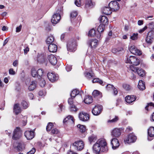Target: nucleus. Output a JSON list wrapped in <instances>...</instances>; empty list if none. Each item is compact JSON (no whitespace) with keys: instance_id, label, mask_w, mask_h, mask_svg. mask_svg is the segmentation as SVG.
<instances>
[{"instance_id":"64","label":"nucleus","mask_w":154,"mask_h":154,"mask_svg":"<svg viewBox=\"0 0 154 154\" xmlns=\"http://www.w3.org/2000/svg\"><path fill=\"white\" fill-rule=\"evenodd\" d=\"M132 128L131 127L128 126L127 128L126 131L127 132H129L130 131H131L132 130Z\"/></svg>"},{"instance_id":"18","label":"nucleus","mask_w":154,"mask_h":154,"mask_svg":"<svg viewBox=\"0 0 154 154\" xmlns=\"http://www.w3.org/2000/svg\"><path fill=\"white\" fill-rule=\"evenodd\" d=\"M121 133V130L120 128H116L112 131L111 135L113 137H118L120 136Z\"/></svg>"},{"instance_id":"49","label":"nucleus","mask_w":154,"mask_h":154,"mask_svg":"<svg viewBox=\"0 0 154 154\" xmlns=\"http://www.w3.org/2000/svg\"><path fill=\"white\" fill-rule=\"evenodd\" d=\"M119 120V117L118 116H116L114 118L108 121V123H114L116 122Z\"/></svg>"},{"instance_id":"7","label":"nucleus","mask_w":154,"mask_h":154,"mask_svg":"<svg viewBox=\"0 0 154 154\" xmlns=\"http://www.w3.org/2000/svg\"><path fill=\"white\" fill-rule=\"evenodd\" d=\"M98 144L102 148V151L105 152L108 150L107 143L105 139H100L97 141Z\"/></svg>"},{"instance_id":"6","label":"nucleus","mask_w":154,"mask_h":154,"mask_svg":"<svg viewBox=\"0 0 154 154\" xmlns=\"http://www.w3.org/2000/svg\"><path fill=\"white\" fill-rule=\"evenodd\" d=\"M76 42L75 40L69 41L67 45L68 51L74 52L76 50Z\"/></svg>"},{"instance_id":"5","label":"nucleus","mask_w":154,"mask_h":154,"mask_svg":"<svg viewBox=\"0 0 154 154\" xmlns=\"http://www.w3.org/2000/svg\"><path fill=\"white\" fill-rule=\"evenodd\" d=\"M22 135V132L20 128L17 127L14 131L12 138L14 140L19 139L21 137Z\"/></svg>"},{"instance_id":"15","label":"nucleus","mask_w":154,"mask_h":154,"mask_svg":"<svg viewBox=\"0 0 154 154\" xmlns=\"http://www.w3.org/2000/svg\"><path fill=\"white\" fill-rule=\"evenodd\" d=\"M47 76L49 80L52 82L56 81L58 79V76L53 72L48 73Z\"/></svg>"},{"instance_id":"10","label":"nucleus","mask_w":154,"mask_h":154,"mask_svg":"<svg viewBox=\"0 0 154 154\" xmlns=\"http://www.w3.org/2000/svg\"><path fill=\"white\" fill-rule=\"evenodd\" d=\"M109 6L114 11H116L118 10L119 8V4L116 1H111L109 3Z\"/></svg>"},{"instance_id":"52","label":"nucleus","mask_w":154,"mask_h":154,"mask_svg":"<svg viewBox=\"0 0 154 154\" xmlns=\"http://www.w3.org/2000/svg\"><path fill=\"white\" fill-rule=\"evenodd\" d=\"M92 82L93 83L98 82L100 84L103 83L102 81L99 79H94L92 80Z\"/></svg>"},{"instance_id":"30","label":"nucleus","mask_w":154,"mask_h":154,"mask_svg":"<svg viewBox=\"0 0 154 154\" xmlns=\"http://www.w3.org/2000/svg\"><path fill=\"white\" fill-rule=\"evenodd\" d=\"M92 97L89 96H86L84 100L85 103L87 104H89L92 101Z\"/></svg>"},{"instance_id":"1","label":"nucleus","mask_w":154,"mask_h":154,"mask_svg":"<svg viewBox=\"0 0 154 154\" xmlns=\"http://www.w3.org/2000/svg\"><path fill=\"white\" fill-rule=\"evenodd\" d=\"M79 94V91L77 89H74L72 91L70 95L71 97V98H69L68 100V103L70 105L69 109L70 111L72 112H76L78 109L76 107L73 103L74 102L72 100L73 98H74L76 95Z\"/></svg>"},{"instance_id":"24","label":"nucleus","mask_w":154,"mask_h":154,"mask_svg":"<svg viewBox=\"0 0 154 154\" xmlns=\"http://www.w3.org/2000/svg\"><path fill=\"white\" fill-rule=\"evenodd\" d=\"M93 150L96 153H98L101 150L102 148L100 145L98 144L97 142L93 146Z\"/></svg>"},{"instance_id":"59","label":"nucleus","mask_w":154,"mask_h":154,"mask_svg":"<svg viewBox=\"0 0 154 154\" xmlns=\"http://www.w3.org/2000/svg\"><path fill=\"white\" fill-rule=\"evenodd\" d=\"M75 3L78 7H80L81 5L80 0H75Z\"/></svg>"},{"instance_id":"17","label":"nucleus","mask_w":154,"mask_h":154,"mask_svg":"<svg viewBox=\"0 0 154 154\" xmlns=\"http://www.w3.org/2000/svg\"><path fill=\"white\" fill-rule=\"evenodd\" d=\"M24 135L28 140L32 139L35 136L33 131H27L24 133Z\"/></svg>"},{"instance_id":"60","label":"nucleus","mask_w":154,"mask_h":154,"mask_svg":"<svg viewBox=\"0 0 154 154\" xmlns=\"http://www.w3.org/2000/svg\"><path fill=\"white\" fill-rule=\"evenodd\" d=\"M66 68L67 71L68 72H69L71 71V69H72V66L71 65L66 66Z\"/></svg>"},{"instance_id":"39","label":"nucleus","mask_w":154,"mask_h":154,"mask_svg":"<svg viewBox=\"0 0 154 154\" xmlns=\"http://www.w3.org/2000/svg\"><path fill=\"white\" fill-rule=\"evenodd\" d=\"M78 13L76 11H74L72 12L70 15L71 20H73L77 16Z\"/></svg>"},{"instance_id":"32","label":"nucleus","mask_w":154,"mask_h":154,"mask_svg":"<svg viewBox=\"0 0 154 154\" xmlns=\"http://www.w3.org/2000/svg\"><path fill=\"white\" fill-rule=\"evenodd\" d=\"M138 88L139 89L142 90L145 89L144 83L142 80H140L139 81L138 85Z\"/></svg>"},{"instance_id":"13","label":"nucleus","mask_w":154,"mask_h":154,"mask_svg":"<svg viewBox=\"0 0 154 154\" xmlns=\"http://www.w3.org/2000/svg\"><path fill=\"white\" fill-rule=\"evenodd\" d=\"M130 51L131 53L135 55H140L142 54L141 51L135 46H131L130 48Z\"/></svg>"},{"instance_id":"11","label":"nucleus","mask_w":154,"mask_h":154,"mask_svg":"<svg viewBox=\"0 0 154 154\" xmlns=\"http://www.w3.org/2000/svg\"><path fill=\"white\" fill-rule=\"evenodd\" d=\"M154 137V127H150L148 130L147 139L149 141H151Z\"/></svg>"},{"instance_id":"63","label":"nucleus","mask_w":154,"mask_h":154,"mask_svg":"<svg viewBox=\"0 0 154 154\" xmlns=\"http://www.w3.org/2000/svg\"><path fill=\"white\" fill-rule=\"evenodd\" d=\"M28 96L29 97L30 99L32 100L33 99L34 95L32 93H30L29 94Z\"/></svg>"},{"instance_id":"26","label":"nucleus","mask_w":154,"mask_h":154,"mask_svg":"<svg viewBox=\"0 0 154 154\" xmlns=\"http://www.w3.org/2000/svg\"><path fill=\"white\" fill-rule=\"evenodd\" d=\"M48 49L50 52H55L57 50V46L55 44H51L49 45Z\"/></svg>"},{"instance_id":"38","label":"nucleus","mask_w":154,"mask_h":154,"mask_svg":"<svg viewBox=\"0 0 154 154\" xmlns=\"http://www.w3.org/2000/svg\"><path fill=\"white\" fill-rule=\"evenodd\" d=\"M84 75L85 77L88 79H90L92 78L94 76V75L93 73H88V72H85L84 73Z\"/></svg>"},{"instance_id":"58","label":"nucleus","mask_w":154,"mask_h":154,"mask_svg":"<svg viewBox=\"0 0 154 154\" xmlns=\"http://www.w3.org/2000/svg\"><path fill=\"white\" fill-rule=\"evenodd\" d=\"M22 27V25L21 24L19 26L17 27L16 28V32H20L21 29Z\"/></svg>"},{"instance_id":"20","label":"nucleus","mask_w":154,"mask_h":154,"mask_svg":"<svg viewBox=\"0 0 154 154\" xmlns=\"http://www.w3.org/2000/svg\"><path fill=\"white\" fill-rule=\"evenodd\" d=\"M106 89L108 91H112L114 95H116L118 93L117 89L112 85H107L106 86Z\"/></svg>"},{"instance_id":"44","label":"nucleus","mask_w":154,"mask_h":154,"mask_svg":"<svg viewBox=\"0 0 154 154\" xmlns=\"http://www.w3.org/2000/svg\"><path fill=\"white\" fill-rule=\"evenodd\" d=\"M129 71H132V72H137L138 71V69H139L138 68L133 65H130L129 66Z\"/></svg>"},{"instance_id":"56","label":"nucleus","mask_w":154,"mask_h":154,"mask_svg":"<svg viewBox=\"0 0 154 154\" xmlns=\"http://www.w3.org/2000/svg\"><path fill=\"white\" fill-rule=\"evenodd\" d=\"M35 151V149L34 148H33L32 150L27 153V154H34Z\"/></svg>"},{"instance_id":"28","label":"nucleus","mask_w":154,"mask_h":154,"mask_svg":"<svg viewBox=\"0 0 154 154\" xmlns=\"http://www.w3.org/2000/svg\"><path fill=\"white\" fill-rule=\"evenodd\" d=\"M112 10L109 7H105L102 10L103 13L107 15L110 14L112 13Z\"/></svg>"},{"instance_id":"43","label":"nucleus","mask_w":154,"mask_h":154,"mask_svg":"<svg viewBox=\"0 0 154 154\" xmlns=\"http://www.w3.org/2000/svg\"><path fill=\"white\" fill-rule=\"evenodd\" d=\"M88 35L91 37H94L96 35L95 31L94 29H92L89 32Z\"/></svg>"},{"instance_id":"27","label":"nucleus","mask_w":154,"mask_h":154,"mask_svg":"<svg viewBox=\"0 0 154 154\" xmlns=\"http://www.w3.org/2000/svg\"><path fill=\"white\" fill-rule=\"evenodd\" d=\"M105 26L102 24H100L97 28V31L99 33V34L97 36V38H100L101 35L100 33L102 32L104 29Z\"/></svg>"},{"instance_id":"19","label":"nucleus","mask_w":154,"mask_h":154,"mask_svg":"<svg viewBox=\"0 0 154 154\" xmlns=\"http://www.w3.org/2000/svg\"><path fill=\"white\" fill-rule=\"evenodd\" d=\"M48 59L50 63L53 65H55L57 62L56 57L53 55L50 54L48 56Z\"/></svg>"},{"instance_id":"55","label":"nucleus","mask_w":154,"mask_h":154,"mask_svg":"<svg viewBox=\"0 0 154 154\" xmlns=\"http://www.w3.org/2000/svg\"><path fill=\"white\" fill-rule=\"evenodd\" d=\"M9 73L10 74L13 75H14L16 74L15 71H14L12 68H11L9 69Z\"/></svg>"},{"instance_id":"3","label":"nucleus","mask_w":154,"mask_h":154,"mask_svg":"<svg viewBox=\"0 0 154 154\" xmlns=\"http://www.w3.org/2000/svg\"><path fill=\"white\" fill-rule=\"evenodd\" d=\"M62 13V8H60L59 10L57 11L56 13L53 15L51 19V22L53 24H56L60 21V15Z\"/></svg>"},{"instance_id":"8","label":"nucleus","mask_w":154,"mask_h":154,"mask_svg":"<svg viewBox=\"0 0 154 154\" xmlns=\"http://www.w3.org/2000/svg\"><path fill=\"white\" fill-rule=\"evenodd\" d=\"M137 139L136 137L133 133L129 134L128 137L125 138L124 142L126 143H129L134 142Z\"/></svg>"},{"instance_id":"54","label":"nucleus","mask_w":154,"mask_h":154,"mask_svg":"<svg viewBox=\"0 0 154 154\" xmlns=\"http://www.w3.org/2000/svg\"><path fill=\"white\" fill-rule=\"evenodd\" d=\"M38 94L40 96L44 97L46 95V92L44 91H40L39 92Z\"/></svg>"},{"instance_id":"51","label":"nucleus","mask_w":154,"mask_h":154,"mask_svg":"<svg viewBox=\"0 0 154 154\" xmlns=\"http://www.w3.org/2000/svg\"><path fill=\"white\" fill-rule=\"evenodd\" d=\"M123 88L126 90L129 91L131 89V88L130 86L128 84H124L123 85Z\"/></svg>"},{"instance_id":"23","label":"nucleus","mask_w":154,"mask_h":154,"mask_svg":"<svg viewBox=\"0 0 154 154\" xmlns=\"http://www.w3.org/2000/svg\"><path fill=\"white\" fill-rule=\"evenodd\" d=\"M28 86V89L30 91H32L35 88L36 86V84L35 81H32L29 82Z\"/></svg>"},{"instance_id":"45","label":"nucleus","mask_w":154,"mask_h":154,"mask_svg":"<svg viewBox=\"0 0 154 154\" xmlns=\"http://www.w3.org/2000/svg\"><path fill=\"white\" fill-rule=\"evenodd\" d=\"M138 75L142 77L143 76L145 75L144 71L142 69H138L137 71Z\"/></svg>"},{"instance_id":"40","label":"nucleus","mask_w":154,"mask_h":154,"mask_svg":"<svg viewBox=\"0 0 154 154\" xmlns=\"http://www.w3.org/2000/svg\"><path fill=\"white\" fill-rule=\"evenodd\" d=\"M22 45L24 47V49H23V51H24V54L26 55L29 51V49L28 46L26 44H25L24 45L22 44Z\"/></svg>"},{"instance_id":"21","label":"nucleus","mask_w":154,"mask_h":154,"mask_svg":"<svg viewBox=\"0 0 154 154\" xmlns=\"http://www.w3.org/2000/svg\"><path fill=\"white\" fill-rule=\"evenodd\" d=\"M136 100L135 96L133 95H128L125 98L126 102L128 103H131Z\"/></svg>"},{"instance_id":"47","label":"nucleus","mask_w":154,"mask_h":154,"mask_svg":"<svg viewBox=\"0 0 154 154\" xmlns=\"http://www.w3.org/2000/svg\"><path fill=\"white\" fill-rule=\"evenodd\" d=\"M59 131L55 128H54L52 129L51 132V134H58L59 133Z\"/></svg>"},{"instance_id":"9","label":"nucleus","mask_w":154,"mask_h":154,"mask_svg":"<svg viewBox=\"0 0 154 154\" xmlns=\"http://www.w3.org/2000/svg\"><path fill=\"white\" fill-rule=\"evenodd\" d=\"M103 109L102 106L100 105H97L95 106L92 110L93 114L95 116L99 115Z\"/></svg>"},{"instance_id":"29","label":"nucleus","mask_w":154,"mask_h":154,"mask_svg":"<svg viewBox=\"0 0 154 154\" xmlns=\"http://www.w3.org/2000/svg\"><path fill=\"white\" fill-rule=\"evenodd\" d=\"M21 109L18 104H16L14 105V112L16 115H17L20 112Z\"/></svg>"},{"instance_id":"36","label":"nucleus","mask_w":154,"mask_h":154,"mask_svg":"<svg viewBox=\"0 0 154 154\" xmlns=\"http://www.w3.org/2000/svg\"><path fill=\"white\" fill-rule=\"evenodd\" d=\"M97 139V137L94 135H92L88 137V140L91 143L92 142H94Z\"/></svg>"},{"instance_id":"33","label":"nucleus","mask_w":154,"mask_h":154,"mask_svg":"<svg viewBox=\"0 0 154 154\" xmlns=\"http://www.w3.org/2000/svg\"><path fill=\"white\" fill-rule=\"evenodd\" d=\"M66 122L74 123V119L73 117L71 116H68L63 120V122L65 123Z\"/></svg>"},{"instance_id":"14","label":"nucleus","mask_w":154,"mask_h":154,"mask_svg":"<svg viewBox=\"0 0 154 154\" xmlns=\"http://www.w3.org/2000/svg\"><path fill=\"white\" fill-rule=\"evenodd\" d=\"M79 118L80 120L83 121H86L89 120L90 117L88 114L83 112H80L79 114Z\"/></svg>"},{"instance_id":"25","label":"nucleus","mask_w":154,"mask_h":154,"mask_svg":"<svg viewBox=\"0 0 154 154\" xmlns=\"http://www.w3.org/2000/svg\"><path fill=\"white\" fill-rule=\"evenodd\" d=\"M99 19L100 22L103 23L102 24L105 26V25L108 24V20L106 17L104 16H102L100 17Z\"/></svg>"},{"instance_id":"61","label":"nucleus","mask_w":154,"mask_h":154,"mask_svg":"<svg viewBox=\"0 0 154 154\" xmlns=\"http://www.w3.org/2000/svg\"><path fill=\"white\" fill-rule=\"evenodd\" d=\"M147 28V27L146 26H145L144 28L143 29H140L139 31V32L140 33H142Z\"/></svg>"},{"instance_id":"62","label":"nucleus","mask_w":154,"mask_h":154,"mask_svg":"<svg viewBox=\"0 0 154 154\" xmlns=\"http://www.w3.org/2000/svg\"><path fill=\"white\" fill-rule=\"evenodd\" d=\"M18 63V60H15L13 63V65L14 66H17Z\"/></svg>"},{"instance_id":"4","label":"nucleus","mask_w":154,"mask_h":154,"mask_svg":"<svg viewBox=\"0 0 154 154\" xmlns=\"http://www.w3.org/2000/svg\"><path fill=\"white\" fill-rule=\"evenodd\" d=\"M74 149L78 151H81L84 148V144L82 140H76L72 145Z\"/></svg>"},{"instance_id":"46","label":"nucleus","mask_w":154,"mask_h":154,"mask_svg":"<svg viewBox=\"0 0 154 154\" xmlns=\"http://www.w3.org/2000/svg\"><path fill=\"white\" fill-rule=\"evenodd\" d=\"M138 34L133 33L132 35L130 36V38L133 40H135L138 38Z\"/></svg>"},{"instance_id":"57","label":"nucleus","mask_w":154,"mask_h":154,"mask_svg":"<svg viewBox=\"0 0 154 154\" xmlns=\"http://www.w3.org/2000/svg\"><path fill=\"white\" fill-rule=\"evenodd\" d=\"M17 149L18 151H20L22 150V148L21 144H19L17 147Z\"/></svg>"},{"instance_id":"35","label":"nucleus","mask_w":154,"mask_h":154,"mask_svg":"<svg viewBox=\"0 0 154 154\" xmlns=\"http://www.w3.org/2000/svg\"><path fill=\"white\" fill-rule=\"evenodd\" d=\"M93 4L91 1V0H86L85 7L87 8L89 7H92L93 6Z\"/></svg>"},{"instance_id":"31","label":"nucleus","mask_w":154,"mask_h":154,"mask_svg":"<svg viewBox=\"0 0 154 154\" xmlns=\"http://www.w3.org/2000/svg\"><path fill=\"white\" fill-rule=\"evenodd\" d=\"M45 73L42 69H39L37 70V77L38 79L44 78Z\"/></svg>"},{"instance_id":"53","label":"nucleus","mask_w":154,"mask_h":154,"mask_svg":"<svg viewBox=\"0 0 154 154\" xmlns=\"http://www.w3.org/2000/svg\"><path fill=\"white\" fill-rule=\"evenodd\" d=\"M99 94V91L97 90H94L92 93V95L94 97H95L98 95Z\"/></svg>"},{"instance_id":"22","label":"nucleus","mask_w":154,"mask_h":154,"mask_svg":"<svg viewBox=\"0 0 154 154\" xmlns=\"http://www.w3.org/2000/svg\"><path fill=\"white\" fill-rule=\"evenodd\" d=\"M89 46L92 48H95L97 45V40L96 39H91L88 42Z\"/></svg>"},{"instance_id":"2","label":"nucleus","mask_w":154,"mask_h":154,"mask_svg":"<svg viewBox=\"0 0 154 154\" xmlns=\"http://www.w3.org/2000/svg\"><path fill=\"white\" fill-rule=\"evenodd\" d=\"M126 58L125 59V61L126 63H131L135 66H137L139 64V60L136 57L130 56H126Z\"/></svg>"},{"instance_id":"41","label":"nucleus","mask_w":154,"mask_h":154,"mask_svg":"<svg viewBox=\"0 0 154 154\" xmlns=\"http://www.w3.org/2000/svg\"><path fill=\"white\" fill-rule=\"evenodd\" d=\"M21 105L24 109H26L29 106L27 102L24 100L22 101L21 103Z\"/></svg>"},{"instance_id":"50","label":"nucleus","mask_w":154,"mask_h":154,"mask_svg":"<svg viewBox=\"0 0 154 154\" xmlns=\"http://www.w3.org/2000/svg\"><path fill=\"white\" fill-rule=\"evenodd\" d=\"M31 74L32 76L35 77L36 76H37V71L34 68L32 69Z\"/></svg>"},{"instance_id":"34","label":"nucleus","mask_w":154,"mask_h":154,"mask_svg":"<svg viewBox=\"0 0 154 154\" xmlns=\"http://www.w3.org/2000/svg\"><path fill=\"white\" fill-rule=\"evenodd\" d=\"M54 40V38L53 36H49L46 39V42L47 44H52Z\"/></svg>"},{"instance_id":"16","label":"nucleus","mask_w":154,"mask_h":154,"mask_svg":"<svg viewBox=\"0 0 154 154\" xmlns=\"http://www.w3.org/2000/svg\"><path fill=\"white\" fill-rule=\"evenodd\" d=\"M111 144L112 146V148L113 149H116L119 147V141L116 138H113L111 140Z\"/></svg>"},{"instance_id":"48","label":"nucleus","mask_w":154,"mask_h":154,"mask_svg":"<svg viewBox=\"0 0 154 154\" xmlns=\"http://www.w3.org/2000/svg\"><path fill=\"white\" fill-rule=\"evenodd\" d=\"M39 84L40 86L42 87H44L45 84V82L44 78H42L39 82Z\"/></svg>"},{"instance_id":"12","label":"nucleus","mask_w":154,"mask_h":154,"mask_svg":"<svg viewBox=\"0 0 154 154\" xmlns=\"http://www.w3.org/2000/svg\"><path fill=\"white\" fill-rule=\"evenodd\" d=\"M154 38V35L153 32L152 31L149 32L146 38V43L149 45L151 44L153 41Z\"/></svg>"},{"instance_id":"37","label":"nucleus","mask_w":154,"mask_h":154,"mask_svg":"<svg viewBox=\"0 0 154 154\" xmlns=\"http://www.w3.org/2000/svg\"><path fill=\"white\" fill-rule=\"evenodd\" d=\"M53 126V124L52 123H49L46 127V129L47 131H49L51 130V131L52 129L54 128Z\"/></svg>"},{"instance_id":"42","label":"nucleus","mask_w":154,"mask_h":154,"mask_svg":"<svg viewBox=\"0 0 154 154\" xmlns=\"http://www.w3.org/2000/svg\"><path fill=\"white\" fill-rule=\"evenodd\" d=\"M77 127L79 128L80 131L82 133L85 132L86 131L85 127L84 125H77Z\"/></svg>"}]
</instances>
